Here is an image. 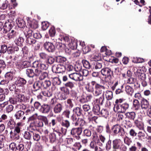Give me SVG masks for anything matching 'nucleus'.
Segmentation results:
<instances>
[{"mask_svg":"<svg viewBox=\"0 0 151 151\" xmlns=\"http://www.w3.org/2000/svg\"><path fill=\"white\" fill-rule=\"evenodd\" d=\"M16 101L18 102H28L29 99L25 96L24 94L21 93H16Z\"/></svg>","mask_w":151,"mask_h":151,"instance_id":"3","label":"nucleus"},{"mask_svg":"<svg viewBox=\"0 0 151 151\" xmlns=\"http://www.w3.org/2000/svg\"><path fill=\"white\" fill-rule=\"evenodd\" d=\"M50 108L48 105L44 104L41 106L40 111L43 113L47 114L50 111Z\"/></svg>","mask_w":151,"mask_h":151,"instance_id":"13","label":"nucleus"},{"mask_svg":"<svg viewBox=\"0 0 151 151\" xmlns=\"http://www.w3.org/2000/svg\"><path fill=\"white\" fill-rule=\"evenodd\" d=\"M62 105L58 104L55 106L53 108V111L55 114L60 113L62 110Z\"/></svg>","mask_w":151,"mask_h":151,"instance_id":"20","label":"nucleus"},{"mask_svg":"<svg viewBox=\"0 0 151 151\" xmlns=\"http://www.w3.org/2000/svg\"><path fill=\"white\" fill-rule=\"evenodd\" d=\"M121 105L123 112L124 113L125 111L128 109L129 105L128 104L125 103L122 104Z\"/></svg>","mask_w":151,"mask_h":151,"instance_id":"46","label":"nucleus"},{"mask_svg":"<svg viewBox=\"0 0 151 151\" xmlns=\"http://www.w3.org/2000/svg\"><path fill=\"white\" fill-rule=\"evenodd\" d=\"M125 89V91L127 93L132 96L134 92V89L129 86H126Z\"/></svg>","mask_w":151,"mask_h":151,"instance_id":"26","label":"nucleus"},{"mask_svg":"<svg viewBox=\"0 0 151 151\" xmlns=\"http://www.w3.org/2000/svg\"><path fill=\"white\" fill-rule=\"evenodd\" d=\"M9 148L13 151H15L17 146L15 143L12 142L9 145Z\"/></svg>","mask_w":151,"mask_h":151,"instance_id":"63","label":"nucleus"},{"mask_svg":"<svg viewBox=\"0 0 151 151\" xmlns=\"http://www.w3.org/2000/svg\"><path fill=\"white\" fill-rule=\"evenodd\" d=\"M83 108L84 111L88 112V113L89 115H92V112L91 111H89L90 110V107L89 105H84L83 106Z\"/></svg>","mask_w":151,"mask_h":151,"instance_id":"33","label":"nucleus"},{"mask_svg":"<svg viewBox=\"0 0 151 151\" xmlns=\"http://www.w3.org/2000/svg\"><path fill=\"white\" fill-rule=\"evenodd\" d=\"M13 109V106L12 105H9L7 106L6 108V111L9 113L12 111Z\"/></svg>","mask_w":151,"mask_h":151,"instance_id":"64","label":"nucleus"},{"mask_svg":"<svg viewBox=\"0 0 151 151\" xmlns=\"http://www.w3.org/2000/svg\"><path fill=\"white\" fill-rule=\"evenodd\" d=\"M137 136L140 139H142V138L144 139L145 137V132L141 131H140L138 133Z\"/></svg>","mask_w":151,"mask_h":151,"instance_id":"57","label":"nucleus"},{"mask_svg":"<svg viewBox=\"0 0 151 151\" xmlns=\"http://www.w3.org/2000/svg\"><path fill=\"white\" fill-rule=\"evenodd\" d=\"M105 89L104 86L96 83L95 85V90L93 92V95L95 96H98L101 94L104 95Z\"/></svg>","mask_w":151,"mask_h":151,"instance_id":"2","label":"nucleus"},{"mask_svg":"<svg viewBox=\"0 0 151 151\" xmlns=\"http://www.w3.org/2000/svg\"><path fill=\"white\" fill-rule=\"evenodd\" d=\"M33 38L30 37L27 38V42L30 45L35 44L36 42V41Z\"/></svg>","mask_w":151,"mask_h":151,"instance_id":"49","label":"nucleus"},{"mask_svg":"<svg viewBox=\"0 0 151 151\" xmlns=\"http://www.w3.org/2000/svg\"><path fill=\"white\" fill-rule=\"evenodd\" d=\"M12 122V119L5 114H2L0 117V122H8V123H11Z\"/></svg>","mask_w":151,"mask_h":151,"instance_id":"16","label":"nucleus"},{"mask_svg":"<svg viewBox=\"0 0 151 151\" xmlns=\"http://www.w3.org/2000/svg\"><path fill=\"white\" fill-rule=\"evenodd\" d=\"M91 60L94 61H101V58L99 54H96L95 55L92 57Z\"/></svg>","mask_w":151,"mask_h":151,"instance_id":"39","label":"nucleus"},{"mask_svg":"<svg viewBox=\"0 0 151 151\" xmlns=\"http://www.w3.org/2000/svg\"><path fill=\"white\" fill-rule=\"evenodd\" d=\"M135 81V79L134 78L130 77L127 80V83L129 84H132L134 83Z\"/></svg>","mask_w":151,"mask_h":151,"instance_id":"52","label":"nucleus"},{"mask_svg":"<svg viewBox=\"0 0 151 151\" xmlns=\"http://www.w3.org/2000/svg\"><path fill=\"white\" fill-rule=\"evenodd\" d=\"M49 26V23L47 22H44L42 23V28L44 30L46 29Z\"/></svg>","mask_w":151,"mask_h":151,"instance_id":"56","label":"nucleus"},{"mask_svg":"<svg viewBox=\"0 0 151 151\" xmlns=\"http://www.w3.org/2000/svg\"><path fill=\"white\" fill-rule=\"evenodd\" d=\"M25 73L29 78H33L34 76L33 70L31 68L26 69Z\"/></svg>","mask_w":151,"mask_h":151,"instance_id":"19","label":"nucleus"},{"mask_svg":"<svg viewBox=\"0 0 151 151\" xmlns=\"http://www.w3.org/2000/svg\"><path fill=\"white\" fill-rule=\"evenodd\" d=\"M24 137L25 139H29L31 138V135L29 132H25L24 134Z\"/></svg>","mask_w":151,"mask_h":151,"instance_id":"60","label":"nucleus"},{"mask_svg":"<svg viewBox=\"0 0 151 151\" xmlns=\"http://www.w3.org/2000/svg\"><path fill=\"white\" fill-rule=\"evenodd\" d=\"M29 26L31 28L33 29H36L38 27V23L35 21H33L29 23Z\"/></svg>","mask_w":151,"mask_h":151,"instance_id":"29","label":"nucleus"},{"mask_svg":"<svg viewBox=\"0 0 151 151\" xmlns=\"http://www.w3.org/2000/svg\"><path fill=\"white\" fill-rule=\"evenodd\" d=\"M47 62L50 64H53L55 62V58L51 56H48V58L47 59Z\"/></svg>","mask_w":151,"mask_h":151,"instance_id":"54","label":"nucleus"},{"mask_svg":"<svg viewBox=\"0 0 151 151\" xmlns=\"http://www.w3.org/2000/svg\"><path fill=\"white\" fill-rule=\"evenodd\" d=\"M71 118L73 121L75 123H83L84 121L81 118H80L78 116L76 117L73 115L71 116Z\"/></svg>","mask_w":151,"mask_h":151,"instance_id":"25","label":"nucleus"},{"mask_svg":"<svg viewBox=\"0 0 151 151\" xmlns=\"http://www.w3.org/2000/svg\"><path fill=\"white\" fill-rule=\"evenodd\" d=\"M134 73L135 75L137 76L139 79L141 81L145 80L146 75L144 73H140L138 70H137L136 72H134Z\"/></svg>","mask_w":151,"mask_h":151,"instance_id":"12","label":"nucleus"},{"mask_svg":"<svg viewBox=\"0 0 151 151\" xmlns=\"http://www.w3.org/2000/svg\"><path fill=\"white\" fill-rule=\"evenodd\" d=\"M44 47L45 49L49 52H53L55 50V47L53 44L48 42H45L44 44Z\"/></svg>","mask_w":151,"mask_h":151,"instance_id":"7","label":"nucleus"},{"mask_svg":"<svg viewBox=\"0 0 151 151\" xmlns=\"http://www.w3.org/2000/svg\"><path fill=\"white\" fill-rule=\"evenodd\" d=\"M92 136L93 137L92 139L93 141L97 142L98 144L99 143H100L98 136L96 132H94L93 133Z\"/></svg>","mask_w":151,"mask_h":151,"instance_id":"41","label":"nucleus"},{"mask_svg":"<svg viewBox=\"0 0 151 151\" xmlns=\"http://www.w3.org/2000/svg\"><path fill=\"white\" fill-rule=\"evenodd\" d=\"M101 72L102 75L109 77V79L111 78V76L113 75V71L107 68H104L102 69Z\"/></svg>","mask_w":151,"mask_h":151,"instance_id":"4","label":"nucleus"},{"mask_svg":"<svg viewBox=\"0 0 151 151\" xmlns=\"http://www.w3.org/2000/svg\"><path fill=\"white\" fill-rule=\"evenodd\" d=\"M49 32L50 37H54L56 34V31L55 27H51L49 30Z\"/></svg>","mask_w":151,"mask_h":151,"instance_id":"35","label":"nucleus"},{"mask_svg":"<svg viewBox=\"0 0 151 151\" xmlns=\"http://www.w3.org/2000/svg\"><path fill=\"white\" fill-rule=\"evenodd\" d=\"M51 82L49 81H45L44 82H42V88H46L51 85Z\"/></svg>","mask_w":151,"mask_h":151,"instance_id":"43","label":"nucleus"},{"mask_svg":"<svg viewBox=\"0 0 151 151\" xmlns=\"http://www.w3.org/2000/svg\"><path fill=\"white\" fill-rule=\"evenodd\" d=\"M24 41L23 38L22 37H19L17 38L15 40L16 44L18 46H22V43Z\"/></svg>","mask_w":151,"mask_h":151,"instance_id":"24","label":"nucleus"},{"mask_svg":"<svg viewBox=\"0 0 151 151\" xmlns=\"http://www.w3.org/2000/svg\"><path fill=\"white\" fill-rule=\"evenodd\" d=\"M106 98L109 100H111L113 97V93L111 91H107L106 94Z\"/></svg>","mask_w":151,"mask_h":151,"instance_id":"38","label":"nucleus"},{"mask_svg":"<svg viewBox=\"0 0 151 151\" xmlns=\"http://www.w3.org/2000/svg\"><path fill=\"white\" fill-rule=\"evenodd\" d=\"M42 93L45 96L48 97L51 96L52 95V93L51 92L47 90L43 91Z\"/></svg>","mask_w":151,"mask_h":151,"instance_id":"53","label":"nucleus"},{"mask_svg":"<svg viewBox=\"0 0 151 151\" xmlns=\"http://www.w3.org/2000/svg\"><path fill=\"white\" fill-rule=\"evenodd\" d=\"M33 137L34 140L37 141H39L40 139V135L36 133H34Z\"/></svg>","mask_w":151,"mask_h":151,"instance_id":"61","label":"nucleus"},{"mask_svg":"<svg viewBox=\"0 0 151 151\" xmlns=\"http://www.w3.org/2000/svg\"><path fill=\"white\" fill-rule=\"evenodd\" d=\"M24 112L21 111H19L17 112L15 116L17 119H19L23 115Z\"/></svg>","mask_w":151,"mask_h":151,"instance_id":"55","label":"nucleus"},{"mask_svg":"<svg viewBox=\"0 0 151 151\" xmlns=\"http://www.w3.org/2000/svg\"><path fill=\"white\" fill-rule=\"evenodd\" d=\"M73 111L78 116H80L82 113V110L80 108L76 107L73 110Z\"/></svg>","mask_w":151,"mask_h":151,"instance_id":"42","label":"nucleus"},{"mask_svg":"<svg viewBox=\"0 0 151 151\" xmlns=\"http://www.w3.org/2000/svg\"><path fill=\"white\" fill-rule=\"evenodd\" d=\"M82 63L83 66L86 68L88 69L91 68V64L88 61L85 60H82Z\"/></svg>","mask_w":151,"mask_h":151,"instance_id":"30","label":"nucleus"},{"mask_svg":"<svg viewBox=\"0 0 151 151\" xmlns=\"http://www.w3.org/2000/svg\"><path fill=\"white\" fill-rule=\"evenodd\" d=\"M114 110L116 112L124 113L121 104H115Z\"/></svg>","mask_w":151,"mask_h":151,"instance_id":"15","label":"nucleus"},{"mask_svg":"<svg viewBox=\"0 0 151 151\" xmlns=\"http://www.w3.org/2000/svg\"><path fill=\"white\" fill-rule=\"evenodd\" d=\"M124 143L128 146H129L132 142L131 139L127 137H125L124 139Z\"/></svg>","mask_w":151,"mask_h":151,"instance_id":"51","label":"nucleus"},{"mask_svg":"<svg viewBox=\"0 0 151 151\" xmlns=\"http://www.w3.org/2000/svg\"><path fill=\"white\" fill-rule=\"evenodd\" d=\"M6 65L4 61L1 59L0 60V68L4 69L6 67Z\"/></svg>","mask_w":151,"mask_h":151,"instance_id":"59","label":"nucleus"},{"mask_svg":"<svg viewBox=\"0 0 151 151\" xmlns=\"http://www.w3.org/2000/svg\"><path fill=\"white\" fill-rule=\"evenodd\" d=\"M64 67L60 64L58 65H54L52 68V70L53 72L56 73H61L64 71Z\"/></svg>","mask_w":151,"mask_h":151,"instance_id":"6","label":"nucleus"},{"mask_svg":"<svg viewBox=\"0 0 151 151\" xmlns=\"http://www.w3.org/2000/svg\"><path fill=\"white\" fill-rule=\"evenodd\" d=\"M33 32L32 30L28 29L27 30L26 32H25V35L27 38L30 37L33 38Z\"/></svg>","mask_w":151,"mask_h":151,"instance_id":"34","label":"nucleus"},{"mask_svg":"<svg viewBox=\"0 0 151 151\" xmlns=\"http://www.w3.org/2000/svg\"><path fill=\"white\" fill-rule=\"evenodd\" d=\"M140 106L142 109L146 110L148 109L149 106V101L146 99L142 98L140 103Z\"/></svg>","mask_w":151,"mask_h":151,"instance_id":"8","label":"nucleus"},{"mask_svg":"<svg viewBox=\"0 0 151 151\" xmlns=\"http://www.w3.org/2000/svg\"><path fill=\"white\" fill-rule=\"evenodd\" d=\"M69 77L70 79L75 81H81L83 78L81 74L74 73L69 74Z\"/></svg>","mask_w":151,"mask_h":151,"instance_id":"5","label":"nucleus"},{"mask_svg":"<svg viewBox=\"0 0 151 151\" xmlns=\"http://www.w3.org/2000/svg\"><path fill=\"white\" fill-rule=\"evenodd\" d=\"M74 48V47H67L65 49V52L68 55H72L73 52L74 51L73 48Z\"/></svg>","mask_w":151,"mask_h":151,"instance_id":"40","label":"nucleus"},{"mask_svg":"<svg viewBox=\"0 0 151 151\" xmlns=\"http://www.w3.org/2000/svg\"><path fill=\"white\" fill-rule=\"evenodd\" d=\"M16 36V32L13 30L10 29L7 34L8 38L11 39L14 37Z\"/></svg>","mask_w":151,"mask_h":151,"instance_id":"28","label":"nucleus"},{"mask_svg":"<svg viewBox=\"0 0 151 151\" xmlns=\"http://www.w3.org/2000/svg\"><path fill=\"white\" fill-rule=\"evenodd\" d=\"M81 132L82 130L81 128L73 129L71 132V134L73 135H80Z\"/></svg>","mask_w":151,"mask_h":151,"instance_id":"17","label":"nucleus"},{"mask_svg":"<svg viewBox=\"0 0 151 151\" xmlns=\"http://www.w3.org/2000/svg\"><path fill=\"white\" fill-rule=\"evenodd\" d=\"M31 65L30 62L28 61H24L22 62L20 65L21 67L22 68L29 67Z\"/></svg>","mask_w":151,"mask_h":151,"instance_id":"31","label":"nucleus"},{"mask_svg":"<svg viewBox=\"0 0 151 151\" xmlns=\"http://www.w3.org/2000/svg\"><path fill=\"white\" fill-rule=\"evenodd\" d=\"M125 115L127 118L131 120H133L135 117V113L133 111L127 112L125 114Z\"/></svg>","mask_w":151,"mask_h":151,"instance_id":"27","label":"nucleus"},{"mask_svg":"<svg viewBox=\"0 0 151 151\" xmlns=\"http://www.w3.org/2000/svg\"><path fill=\"white\" fill-rule=\"evenodd\" d=\"M24 148V145L23 144H19L17 146L15 151H22Z\"/></svg>","mask_w":151,"mask_h":151,"instance_id":"47","label":"nucleus"},{"mask_svg":"<svg viewBox=\"0 0 151 151\" xmlns=\"http://www.w3.org/2000/svg\"><path fill=\"white\" fill-rule=\"evenodd\" d=\"M101 144V145H102V144L101 143H99L98 144L97 142L93 141H91L90 145V147L91 149L94 150L98 146H99L98 145L100 146Z\"/></svg>","mask_w":151,"mask_h":151,"instance_id":"23","label":"nucleus"},{"mask_svg":"<svg viewBox=\"0 0 151 151\" xmlns=\"http://www.w3.org/2000/svg\"><path fill=\"white\" fill-rule=\"evenodd\" d=\"M102 61H94L93 63V67L96 70L100 69L102 66Z\"/></svg>","mask_w":151,"mask_h":151,"instance_id":"18","label":"nucleus"},{"mask_svg":"<svg viewBox=\"0 0 151 151\" xmlns=\"http://www.w3.org/2000/svg\"><path fill=\"white\" fill-rule=\"evenodd\" d=\"M133 107L136 110H138L140 107V105L139 101L137 99H134L133 102Z\"/></svg>","mask_w":151,"mask_h":151,"instance_id":"22","label":"nucleus"},{"mask_svg":"<svg viewBox=\"0 0 151 151\" xmlns=\"http://www.w3.org/2000/svg\"><path fill=\"white\" fill-rule=\"evenodd\" d=\"M32 67L36 68L35 71H33L34 76H39L42 72L41 70H46L47 68V66L39 60L35 61L32 63Z\"/></svg>","mask_w":151,"mask_h":151,"instance_id":"1","label":"nucleus"},{"mask_svg":"<svg viewBox=\"0 0 151 151\" xmlns=\"http://www.w3.org/2000/svg\"><path fill=\"white\" fill-rule=\"evenodd\" d=\"M56 122H60L61 123H69L68 119H66L65 118L62 117L60 118V117H58L56 119Z\"/></svg>","mask_w":151,"mask_h":151,"instance_id":"36","label":"nucleus"},{"mask_svg":"<svg viewBox=\"0 0 151 151\" xmlns=\"http://www.w3.org/2000/svg\"><path fill=\"white\" fill-rule=\"evenodd\" d=\"M53 82L54 84L56 85H60L61 83L60 79L58 77H55L53 78Z\"/></svg>","mask_w":151,"mask_h":151,"instance_id":"45","label":"nucleus"},{"mask_svg":"<svg viewBox=\"0 0 151 151\" xmlns=\"http://www.w3.org/2000/svg\"><path fill=\"white\" fill-rule=\"evenodd\" d=\"M27 81L24 78L19 77L15 81V84L18 86L24 87L26 85Z\"/></svg>","mask_w":151,"mask_h":151,"instance_id":"9","label":"nucleus"},{"mask_svg":"<svg viewBox=\"0 0 151 151\" xmlns=\"http://www.w3.org/2000/svg\"><path fill=\"white\" fill-rule=\"evenodd\" d=\"M121 141L120 139H116L113 141V148L114 149L119 148L121 145Z\"/></svg>","mask_w":151,"mask_h":151,"instance_id":"14","label":"nucleus"},{"mask_svg":"<svg viewBox=\"0 0 151 151\" xmlns=\"http://www.w3.org/2000/svg\"><path fill=\"white\" fill-rule=\"evenodd\" d=\"M42 82L41 81H37L35 82L33 85V88L34 91H36L40 89H42Z\"/></svg>","mask_w":151,"mask_h":151,"instance_id":"10","label":"nucleus"},{"mask_svg":"<svg viewBox=\"0 0 151 151\" xmlns=\"http://www.w3.org/2000/svg\"><path fill=\"white\" fill-rule=\"evenodd\" d=\"M75 83L73 82L68 81L66 83L65 85L67 87L71 89H72L73 88L75 87Z\"/></svg>","mask_w":151,"mask_h":151,"instance_id":"37","label":"nucleus"},{"mask_svg":"<svg viewBox=\"0 0 151 151\" xmlns=\"http://www.w3.org/2000/svg\"><path fill=\"white\" fill-rule=\"evenodd\" d=\"M38 119L42 122H44V123H48V121L47 118L44 116H40L38 117Z\"/></svg>","mask_w":151,"mask_h":151,"instance_id":"50","label":"nucleus"},{"mask_svg":"<svg viewBox=\"0 0 151 151\" xmlns=\"http://www.w3.org/2000/svg\"><path fill=\"white\" fill-rule=\"evenodd\" d=\"M73 146L78 150H79L82 147L80 142H75L73 144Z\"/></svg>","mask_w":151,"mask_h":151,"instance_id":"62","label":"nucleus"},{"mask_svg":"<svg viewBox=\"0 0 151 151\" xmlns=\"http://www.w3.org/2000/svg\"><path fill=\"white\" fill-rule=\"evenodd\" d=\"M96 85V82L94 81H92L90 83L88 84V91L90 92H93Z\"/></svg>","mask_w":151,"mask_h":151,"instance_id":"21","label":"nucleus"},{"mask_svg":"<svg viewBox=\"0 0 151 151\" xmlns=\"http://www.w3.org/2000/svg\"><path fill=\"white\" fill-rule=\"evenodd\" d=\"M40 58L42 59L45 60L47 59L48 55L46 53L43 52L40 53L39 54Z\"/></svg>","mask_w":151,"mask_h":151,"instance_id":"44","label":"nucleus"},{"mask_svg":"<svg viewBox=\"0 0 151 151\" xmlns=\"http://www.w3.org/2000/svg\"><path fill=\"white\" fill-rule=\"evenodd\" d=\"M55 134H55L54 132L51 134L50 136V140L52 142H54L57 138Z\"/></svg>","mask_w":151,"mask_h":151,"instance_id":"48","label":"nucleus"},{"mask_svg":"<svg viewBox=\"0 0 151 151\" xmlns=\"http://www.w3.org/2000/svg\"><path fill=\"white\" fill-rule=\"evenodd\" d=\"M100 106L98 105H96L93 107V111L94 114L96 115H99L100 113Z\"/></svg>","mask_w":151,"mask_h":151,"instance_id":"32","label":"nucleus"},{"mask_svg":"<svg viewBox=\"0 0 151 151\" xmlns=\"http://www.w3.org/2000/svg\"><path fill=\"white\" fill-rule=\"evenodd\" d=\"M3 33H6L8 32H9V31H10V29H12V25L9 22H6L4 26H3Z\"/></svg>","mask_w":151,"mask_h":151,"instance_id":"11","label":"nucleus"},{"mask_svg":"<svg viewBox=\"0 0 151 151\" xmlns=\"http://www.w3.org/2000/svg\"><path fill=\"white\" fill-rule=\"evenodd\" d=\"M41 74L39 77V79L40 80L44 79L47 76V73L46 72H42Z\"/></svg>","mask_w":151,"mask_h":151,"instance_id":"58","label":"nucleus"}]
</instances>
